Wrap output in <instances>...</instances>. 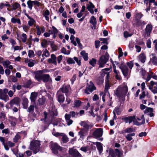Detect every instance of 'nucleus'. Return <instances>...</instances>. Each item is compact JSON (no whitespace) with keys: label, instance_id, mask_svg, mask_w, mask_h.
I'll return each mask as SVG.
<instances>
[{"label":"nucleus","instance_id":"nucleus-1","mask_svg":"<svg viewBox=\"0 0 157 157\" xmlns=\"http://www.w3.org/2000/svg\"><path fill=\"white\" fill-rule=\"evenodd\" d=\"M128 91V87L124 83L119 86L115 90L114 94L119 99L123 100L124 99Z\"/></svg>","mask_w":157,"mask_h":157},{"label":"nucleus","instance_id":"nucleus-2","mask_svg":"<svg viewBox=\"0 0 157 157\" xmlns=\"http://www.w3.org/2000/svg\"><path fill=\"white\" fill-rule=\"evenodd\" d=\"M57 115L56 109L55 108H53L52 110L50 109L48 114L46 112H44V120L48 122H51L53 117Z\"/></svg>","mask_w":157,"mask_h":157},{"label":"nucleus","instance_id":"nucleus-3","mask_svg":"<svg viewBox=\"0 0 157 157\" xmlns=\"http://www.w3.org/2000/svg\"><path fill=\"white\" fill-rule=\"evenodd\" d=\"M49 71L47 69H43L35 71L34 72L35 79L39 82L42 81V78L44 75V73H47Z\"/></svg>","mask_w":157,"mask_h":157},{"label":"nucleus","instance_id":"nucleus-4","mask_svg":"<svg viewBox=\"0 0 157 157\" xmlns=\"http://www.w3.org/2000/svg\"><path fill=\"white\" fill-rule=\"evenodd\" d=\"M109 55L106 52L105 55L101 56L100 58L98 61V64L100 67H104L105 65L109 59Z\"/></svg>","mask_w":157,"mask_h":157},{"label":"nucleus","instance_id":"nucleus-5","mask_svg":"<svg viewBox=\"0 0 157 157\" xmlns=\"http://www.w3.org/2000/svg\"><path fill=\"white\" fill-rule=\"evenodd\" d=\"M40 146V144L39 141H33L30 143V149L33 151L34 153L36 154L39 151Z\"/></svg>","mask_w":157,"mask_h":157},{"label":"nucleus","instance_id":"nucleus-6","mask_svg":"<svg viewBox=\"0 0 157 157\" xmlns=\"http://www.w3.org/2000/svg\"><path fill=\"white\" fill-rule=\"evenodd\" d=\"M96 89V87L92 81H90L88 84L86 89L84 90V92L87 94H90Z\"/></svg>","mask_w":157,"mask_h":157},{"label":"nucleus","instance_id":"nucleus-7","mask_svg":"<svg viewBox=\"0 0 157 157\" xmlns=\"http://www.w3.org/2000/svg\"><path fill=\"white\" fill-rule=\"evenodd\" d=\"M119 68L121 70L123 74L125 77L127 76L131 72V70L129 71L127 67L125 65L121 64L119 66Z\"/></svg>","mask_w":157,"mask_h":157},{"label":"nucleus","instance_id":"nucleus-8","mask_svg":"<svg viewBox=\"0 0 157 157\" xmlns=\"http://www.w3.org/2000/svg\"><path fill=\"white\" fill-rule=\"evenodd\" d=\"M68 152L70 155L72 157H82L81 154L75 149L70 148Z\"/></svg>","mask_w":157,"mask_h":157},{"label":"nucleus","instance_id":"nucleus-9","mask_svg":"<svg viewBox=\"0 0 157 157\" xmlns=\"http://www.w3.org/2000/svg\"><path fill=\"white\" fill-rule=\"evenodd\" d=\"M122 119L126 123L128 122L129 124H130L131 123L133 122L134 123V124H137L136 123L137 121L136 119L135 116H129L127 117L124 118Z\"/></svg>","mask_w":157,"mask_h":157},{"label":"nucleus","instance_id":"nucleus-10","mask_svg":"<svg viewBox=\"0 0 157 157\" xmlns=\"http://www.w3.org/2000/svg\"><path fill=\"white\" fill-rule=\"evenodd\" d=\"M56 143H52L51 144L50 147L52 152L55 154L58 153V151L59 150V148L60 147Z\"/></svg>","mask_w":157,"mask_h":157},{"label":"nucleus","instance_id":"nucleus-11","mask_svg":"<svg viewBox=\"0 0 157 157\" xmlns=\"http://www.w3.org/2000/svg\"><path fill=\"white\" fill-rule=\"evenodd\" d=\"M103 132V131L102 128H97L94 131L93 135L95 138L100 137L102 136Z\"/></svg>","mask_w":157,"mask_h":157},{"label":"nucleus","instance_id":"nucleus-12","mask_svg":"<svg viewBox=\"0 0 157 157\" xmlns=\"http://www.w3.org/2000/svg\"><path fill=\"white\" fill-rule=\"evenodd\" d=\"M70 89V87L68 85H63L62 88H61L59 91H60V92L65 93L67 96L69 90Z\"/></svg>","mask_w":157,"mask_h":157},{"label":"nucleus","instance_id":"nucleus-13","mask_svg":"<svg viewBox=\"0 0 157 157\" xmlns=\"http://www.w3.org/2000/svg\"><path fill=\"white\" fill-rule=\"evenodd\" d=\"M36 33L38 36L40 35L42 33L44 32L45 31V28L43 26L40 27L37 25L36 26Z\"/></svg>","mask_w":157,"mask_h":157},{"label":"nucleus","instance_id":"nucleus-14","mask_svg":"<svg viewBox=\"0 0 157 157\" xmlns=\"http://www.w3.org/2000/svg\"><path fill=\"white\" fill-rule=\"evenodd\" d=\"M0 99L3 100L5 102L9 100L8 96L3 93V90L0 89Z\"/></svg>","mask_w":157,"mask_h":157},{"label":"nucleus","instance_id":"nucleus-15","mask_svg":"<svg viewBox=\"0 0 157 157\" xmlns=\"http://www.w3.org/2000/svg\"><path fill=\"white\" fill-rule=\"evenodd\" d=\"M56 59V56L54 54H52L51 56V58L48 59V61L49 63H52L56 65L57 63Z\"/></svg>","mask_w":157,"mask_h":157},{"label":"nucleus","instance_id":"nucleus-16","mask_svg":"<svg viewBox=\"0 0 157 157\" xmlns=\"http://www.w3.org/2000/svg\"><path fill=\"white\" fill-rule=\"evenodd\" d=\"M20 101L21 100L19 98L17 97L15 98L10 101V105L11 106H12L14 105H18L19 104Z\"/></svg>","mask_w":157,"mask_h":157},{"label":"nucleus","instance_id":"nucleus-17","mask_svg":"<svg viewBox=\"0 0 157 157\" xmlns=\"http://www.w3.org/2000/svg\"><path fill=\"white\" fill-rule=\"evenodd\" d=\"M58 100L59 102H62L64 100V97L63 94L60 92V91H58L57 93Z\"/></svg>","mask_w":157,"mask_h":157},{"label":"nucleus","instance_id":"nucleus-18","mask_svg":"<svg viewBox=\"0 0 157 157\" xmlns=\"http://www.w3.org/2000/svg\"><path fill=\"white\" fill-rule=\"evenodd\" d=\"M94 7V6L91 2H89V4H87L86 6V8L92 14L94 13L93 9Z\"/></svg>","mask_w":157,"mask_h":157},{"label":"nucleus","instance_id":"nucleus-19","mask_svg":"<svg viewBox=\"0 0 157 157\" xmlns=\"http://www.w3.org/2000/svg\"><path fill=\"white\" fill-rule=\"evenodd\" d=\"M152 26L151 24H148L145 29V32L147 36H149L151 32Z\"/></svg>","mask_w":157,"mask_h":157},{"label":"nucleus","instance_id":"nucleus-20","mask_svg":"<svg viewBox=\"0 0 157 157\" xmlns=\"http://www.w3.org/2000/svg\"><path fill=\"white\" fill-rule=\"evenodd\" d=\"M151 55L152 56L151 58L150 62L155 65H157V57L154 53H151Z\"/></svg>","mask_w":157,"mask_h":157},{"label":"nucleus","instance_id":"nucleus-21","mask_svg":"<svg viewBox=\"0 0 157 157\" xmlns=\"http://www.w3.org/2000/svg\"><path fill=\"white\" fill-rule=\"evenodd\" d=\"M65 117L67 125L69 126L72 124L73 121L70 119V115L69 114H66Z\"/></svg>","mask_w":157,"mask_h":157},{"label":"nucleus","instance_id":"nucleus-22","mask_svg":"<svg viewBox=\"0 0 157 157\" xmlns=\"http://www.w3.org/2000/svg\"><path fill=\"white\" fill-rule=\"evenodd\" d=\"M25 15L27 18L29 20L28 21V24L29 26H33L35 23H36L35 21L27 14H25Z\"/></svg>","mask_w":157,"mask_h":157},{"label":"nucleus","instance_id":"nucleus-23","mask_svg":"<svg viewBox=\"0 0 157 157\" xmlns=\"http://www.w3.org/2000/svg\"><path fill=\"white\" fill-rule=\"evenodd\" d=\"M122 153L117 149H116L114 153H111V157H116L117 156L118 157H120L122 155Z\"/></svg>","mask_w":157,"mask_h":157},{"label":"nucleus","instance_id":"nucleus-24","mask_svg":"<svg viewBox=\"0 0 157 157\" xmlns=\"http://www.w3.org/2000/svg\"><path fill=\"white\" fill-rule=\"evenodd\" d=\"M37 94L36 92H32L31 93L30 99L32 102L35 103L37 98Z\"/></svg>","mask_w":157,"mask_h":157},{"label":"nucleus","instance_id":"nucleus-25","mask_svg":"<svg viewBox=\"0 0 157 157\" xmlns=\"http://www.w3.org/2000/svg\"><path fill=\"white\" fill-rule=\"evenodd\" d=\"M78 134L80 138L83 139L84 137L87 135V133L85 130L82 129L78 132Z\"/></svg>","mask_w":157,"mask_h":157},{"label":"nucleus","instance_id":"nucleus-26","mask_svg":"<svg viewBox=\"0 0 157 157\" xmlns=\"http://www.w3.org/2000/svg\"><path fill=\"white\" fill-rule=\"evenodd\" d=\"M146 59V57L144 53H141L139 56V60L142 63H144Z\"/></svg>","mask_w":157,"mask_h":157},{"label":"nucleus","instance_id":"nucleus-27","mask_svg":"<svg viewBox=\"0 0 157 157\" xmlns=\"http://www.w3.org/2000/svg\"><path fill=\"white\" fill-rule=\"evenodd\" d=\"M50 76L49 74H44L42 78V81L44 82H48L50 79Z\"/></svg>","mask_w":157,"mask_h":157},{"label":"nucleus","instance_id":"nucleus-28","mask_svg":"<svg viewBox=\"0 0 157 157\" xmlns=\"http://www.w3.org/2000/svg\"><path fill=\"white\" fill-rule=\"evenodd\" d=\"M90 22L93 25L94 28H95L97 24L96 18L94 16H92L90 18Z\"/></svg>","mask_w":157,"mask_h":157},{"label":"nucleus","instance_id":"nucleus-29","mask_svg":"<svg viewBox=\"0 0 157 157\" xmlns=\"http://www.w3.org/2000/svg\"><path fill=\"white\" fill-rule=\"evenodd\" d=\"M96 145L97 147V148L99 151V153L101 154L103 150L102 144L100 142H96Z\"/></svg>","mask_w":157,"mask_h":157},{"label":"nucleus","instance_id":"nucleus-30","mask_svg":"<svg viewBox=\"0 0 157 157\" xmlns=\"http://www.w3.org/2000/svg\"><path fill=\"white\" fill-rule=\"evenodd\" d=\"M49 14L50 12L48 10H47L45 11H44L43 15L45 17L46 20L47 21L49 20L48 16L49 15Z\"/></svg>","mask_w":157,"mask_h":157},{"label":"nucleus","instance_id":"nucleus-31","mask_svg":"<svg viewBox=\"0 0 157 157\" xmlns=\"http://www.w3.org/2000/svg\"><path fill=\"white\" fill-rule=\"evenodd\" d=\"M22 105L23 108L24 109H27L28 106V99L25 98H23Z\"/></svg>","mask_w":157,"mask_h":157},{"label":"nucleus","instance_id":"nucleus-32","mask_svg":"<svg viewBox=\"0 0 157 157\" xmlns=\"http://www.w3.org/2000/svg\"><path fill=\"white\" fill-rule=\"evenodd\" d=\"M135 135V133H129L127 134L125 136V138L127 140L130 141L133 139V138L132 137V136H134Z\"/></svg>","mask_w":157,"mask_h":157},{"label":"nucleus","instance_id":"nucleus-33","mask_svg":"<svg viewBox=\"0 0 157 157\" xmlns=\"http://www.w3.org/2000/svg\"><path fill=\"white\" fill-rule=\"evenodd\" d=\"M120 109L118 107L115 108L113 111V113L114 114V119H116V114L119 115L120 114Z\"/></svg>","mask_w":157,"mask_h":157},{"label":"nucleus","instance_id":"nucleus-34","mask_svg":"<svg viewBox=\"0 0 157 157\" xmlns=\"http://www.w3.org/2000/svg\"><path fill=\"white\" fill-rule=\"evenodd\" d=\"M113 71L115 74V76L116 78L118 80H120L121 79V77L119 71L117 70H115V71Z\"/></svg>","mask_w":157,"mask_h":157},{"label":"nucleus","instance_id":"nucleus-35","mask_svg":"<svg viewBox=\"0 0 157 157\" xmlns=\"http://www.w3.org/2000/svg\"><path fill=\"white\" fill-rule=\"evenodd\" d=\"M80 54L85 61H87L88 59V54L86 53L85 51H83L81 52Z\"/></svg>","mask_w":157,"mask_h":157},{"label":"nucleus","instance_id":"nucleus-36","mask_svg":"<svg viewBox=\"0 0 157 157\" xmlns=\"http://www.w3.org/2000/svg\"><path fill=\"white\" fill-rule=\"evenodd\" d=\"M52 30H49V32L51 34H57L58 33L59 31L58 29L54 26L52 27Z\"/></svg>","mask_w":157,"mask_h":157},{"label":"nucleus","instance_id":"nucleus-37","mask_svg":"<svg viewBox=\"0 0 157 157\" xmlns=\"http://www.w3.org/2000/svg\"><path fill=\"white\" fill-rule=\"evenodd\" d=\"M134 130L132 128H126V129L124 130L122 132L123 133H130L132 132H133Z\"/></svg>","mask_w":157,"mask_h":157},{"label":"nucleus","instance_id":"nucleus-38","mask_svg":"<svg viewBox=\"0 0 157 157\" xmlns=\"http://www.w3.org/2000/svg\"><path fill=\"white\" fill-rule=\"evenodd\" d=\"M61 120L60 119H56L53 124L54 126L58 125L59 126H62L63 124L61 123Z\"/></svg>","mask_w":157,"mask_h":157},{"label":"nucleus","instance_id":"nucleus-39","mask_svg":"<svg viewBox=\"0 0 157 157\" xmlns=\"http://www.w3.org/2000/svg\"><path fill=\"white\" fill-rule=\"evenodd\" d=\"M11 21L12 23L14 24H15L17 23L19 25H21V24L20 20L19 19L16 18L14 17H12L11 18Z\"/></svg>","mask_w":157,"mask_h":157},{"label":"nucleus","instance_id":"nucleus-40","mask_svg":"<svg viewBox=\"0 0 157 157\" xmlns=\"http://www.w3.org/2000/svg\"><path fill=\"white\" fill-rule=\"evenodd\" d=\"M43 53L42 55V57L45 56L46 57H48L49 56V53L46 49H43Z\"/></svg>","mask_w":157,"mask_h":157},{"label":"nucleus","instance_id":"nucleus-41","mask_svg":"<svg viewBox=\"0 0 157 157\" xmlns=\"http://www.w3.org/2000/svg\"><path fill=\"white\" fill-rule=\"evenodd\" d=\"M21 39L23 43H25L27 41V35L25 33H23L21 35Z\"/></svg>","mask_w":157,"mask_h":157},{"label":"nucleus","instance_id":"nucleus-42","mask_svg":"<svg viewBox=\"0 0 157 157\" xmlns=\"http://www.w3.org/2000/svg\"><path fill=\"white\" fill-rule=\"evenodd\" d=\"M2 63L4 67L6 68H8L11 63V62L8 60L3 61Z\"/></svg>","mask_w":157,"mask_h":157},{"label":"nucleus","instance_id":"nucleus-43","mask_svg":"<svg viewBox=\"0 0 157 157\" xmlns=\"http://www.w3.org/2000/svg\"><path fill=\"white\" fill-rule=\"evenodd\" d=\"M59 151L61 152V153L63 155H65L66 154L67 152V149L65 148L62 147H60L59 148Z\"/></svg>","mask_w":157,"mask_h":157},{"label":"nucleus","instance_id":"nucleus-44","mask_svg":"<svg viewBox=\"0 0 157 157\" xmlns=\"http://www.w3.org/2000/svg\"><path fill=\"white\" fill-rule=\"evenodd\" d=\"M38 101L39 105H43L45 102V98L44 97L39 98Z\"/></svg>","mask_w":157,"mask_h":157},{"label":"nucleus","instance_id":"nucleus-45","mask_svg":"<svg viewBox=\"0 0 157 157\" xmlns=\"http://www.w3.org/2000/svg\"><path fill=\"white\" fill-rule=\"evenodd\" d=\"M27 5L28 6V8L31 10L32 9L33 6V1L29 0L27 2Z\"/></svg>","mask_w":157,"mask_h":157},{"label":"nucleus","instance_id":"nucleus-46","mask_svg":"<svg viewBox=\"0 0 157 157\" xmlns=\"http://www.w3.org/2000/svg\"><path fill=\"white\" fill-rule=\"evenodd\" d=\"M81 103L82 102L80 100H76L75 101L74 106L73 107L77 108L78 107L80 106Z\"/></svg>","mask_w":157,"mask_h":157},{"label":"nucleus","instance_id":"nucleus-47","mask_svg":"<svg viewBox=\"0 0 157 157\" xmlns=\"http://www.w3.org/2000/svg\"><path fill=\"white\" fill-rule=\"evenodd\" d=\"M20 138L21 136L19 135V133H18L13 139V142L15 143H17Z\"/></svg>","mask_w":157,"mask_h":157},{"label":"nucleus","instance_id":"nucleus-48","mask_svg":"<svg viewBox=\"0 0 157 157\" xmlns=\"http://www.w3.org/2000/svg\"><path fill=\"white\" fill-rule=\"evenodd\" d=\"M48 43V41L46 40H43L41 43V45L43 48H45L46 47Z\"/></svg>","mask_w":157,"mask_h":157},{"label":"nucleus","instance_id":"nucleus-49","mask_svg":"<svg viewBox=\"0 0 157 157\" xmlns=\"http://www.w3.org/2000/svg\"><path fill=\"white\" fill-rule=\"evenodd\" d=\"M53 135L56 137H58L63 135V133L56 132L55 131L54 129L52 132Z\"/></svg>","mask_w":157,"mask_h":157},{"label":"nucleus","instance_id":"nucleus-50","mask_svg":"<svg viewBox=\"0 0 157 157\" xmlns=\"http://www.w3.org/2000/svg\"><path fill=\"white\" fill-rule=\"evenodd\" d=\"M61 136H62V141L63 143H66L68 141V138L67 136L63 133V135Z\"/></svg>","mask_w":157,"mask_h":157},{"label":"nucleus","instance_id":"nucleus-51","mask_svg":"<svg viewBox=\"0 0 157 157\" xmlns=\"http://www.w3.org/2000/svg\"><path fill=\"white\" fill-rule=\"evenodd\" d=\"M34 109V105H31L28 108L27 111L30 113H32L33 112Z\"/></svg>","mask_w":157,"mask_h":157},{"label":"nucleus","instance_id":"nucleus-52","mask_svg":"<svg viewBox=\"0 0 157 157\" xmlns=\"http://www.w3.org/2000/svg\"><path fill=\"white\" fill-rule=\"evenodd\" d=\"M155 0H144V2L146 6L150 5L151 6V3L154 2Z\"/></svg>","mask_w":157,"mask_h":157},{"label":"nucleus","instance_id":"nucleus-53","mask_svg":"<svg viewBox=\"0 0 157 157\" xmlns=\"http://www.w3.org/2000/svg\"><path fill=\"white\" fill-rule=\"evenodd\" d=\"M96 59L94 58H93L91 60H90L89 61V63L90 65H91L92 66L94 67L95 66V64L96 63Z\"/></svg>","mask_w":157,"mask_h":157},{"label":"nucleus","instance_id":"nucleus-54","mask_svg":"<svg viewBox=\"0 0 157 157\" xmlns=\"http://www.w3.org/2000/svg\"><path fill=\"white\" fill-rule=\"evenodd\" d=\"M28 56L29 58L33 57L34 56V53L32 50H29L28 52Z\"/></svg>","mask_w":157,"mask_h":157},{"label":"nucleus","instance_id":"nucleus-55","mask_svg":"<svg viewBox=\"0 0 157 157\" xmlns=\"http://www.w3.org/2000/svg\"><path fill=\"white\" fill-rule=\"evenodd\" d=\"M126 65L131 70L133 67V63L132 61H130L127 62L126 63Z\"/></svg>","mask_w":157,"mask_h":157},{"label":"nucleus","instance_id":"nucleus-56","mask_svg":"<svg viewBox=\"0 0 157 157\" xmlns=\"http://www.w3.org/2000/svg\"><path fill=\"white\" fill-rule=\"evenodd\" d=\"M70 40H71V42L74 44L75 46H76L77 43L76 41L74 40L75 37L73 35H71L70 36Z\"/></svg>","mask_w":157,"mask_h":157},{"label":"nucleus","instance_id":"nucleus-57","mask_svg":"<svg viewBox=\"0 0 157 157\" xmlns=\"http://www.w3.org/2000/svg\"><path fill=\"white\" fill-rule=\"evenodd\" d=\"M61 52L64 54L69 55L70 54V51H67L66 49L64 48H63L61 50Z\"/></svg>","mask_w":157,"mask_h":157},{"label":"nucleus","instance_id":"nucleus-58","mask_svg":"<svg viewBox=\"0 0 157 157\" xmlns=\"http://www.w3.org/2000/svg\"><path fill=\"white\" fill-rule=\"evenodd\" d=\"M31 84V81H28L24 84V86L27 88H29Z\"/></svg>","mask_w":157,"mask_h":157},{"label":"nucleus","instance_id":"nucleus-59","mask_svg":"<svg viewBox=\"0 0 157 157\" xmlns=\"http://www.w3.org/2000/svg\"><path fill=\"white\" fill-rule=\"evenodd\" d=\"M67 62L68 64L75 63V61L74 59H73L71 58H69L67 60Z\"/></svg>","mask_w":157,"mask_h":157},{"label":"nucleus","instance_id":"nucleus-60","mask_svg":"<svg viewBox=\"0 0 157 157\" xmlns=\"http://www.w3.org/2000/svg\"><path fill=\"white\" fill-rule=\"evenodd\" d=\"M4 6H6L7 7H10V5L7 2H6V3H2L0 4V9H2Z\"/></svg>","mask_w":157,"mask_h":157},{"label":"nucleus","instance_id":"nucleus-61","mask_svg":"<svg viewBox=\"0 0 157 157\" xmlns=\"http://www.w3.org/2000/svg\"><path fill=\"white\" fill-rule=\"evenodd\" d=\"M155 85L156 86H157V82L155 83L153 81H151L150 84L149 86V89H152Z\"/></svg>","mask_w":157,"mask_h":157},{"label":"nucleus","instance_id":"nucleus-62","mask_svg":"<svg viewBox=\"0 0 157 157\" xmlns=\"http://www.w3.org/2000/svg\"><path fill=\"white\" fill-rule=\"evenodd\" d=\"M132 35V34H130L127 31L124 32V36L125 38H127L128 37L131 36Z\"/></svg>","mask_w":157,"mask_h":157},{"label":"nucleus","instance_id":"nucleus-63","mask_svg":"<svg viewBox=\"0 0 157 157\" xmlns=\"http://www.w3.org/2000/svg\"><path fill=\"white\" fill-rule=\"evenodd\" d=\"M80 149L81 151L86 152L89 151V149L88 147H83L81 148Z\"/></svg>","mask_w":157,"mask_h":157},{"label":"nucleus","instance_id":"nucleus-64","mask_svg":"<svg viewBox=\"0 0 157 157\" xmlns=\"http://www.w3.org/2000/svg\"><path fill=\"white\" fill-rule=\"evenodd\" d=\"M33 5L35 6H37V7H39L40 4V2L36 0L33 1Z\"/></svg>","mask_w":157,"mask_h":157}]
</instances>
